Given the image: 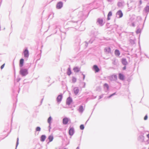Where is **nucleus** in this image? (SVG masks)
<instances>
[{"instance_id":"2eb2a0df","label":"nucleus","mask_w":149,"mask_h":149,"mask_svg":"<svg viewBox=\"0 0 149 149\" xmlns=\"http://www.w3.org/2000/svg\"><path fill=\"white\" fill-rule=\"evenodd\" d=\"M46 138V136L45 135H42L41 137V141H44Z\"/></svg>"},{"instance_id":"20e7f679","label":"nucleus","mask_w":149,"mask_h":149,"mask_svg":"<svg viewBox=\"0 0 149 149\" xmlns=\"http://www.w3.org/2000/svg\"><path fill=\"white\" fill-rule=\"evenodd\" d=\"M25 57L28 58L29 56V52L27 49H25L24 52Z\"/></svg>"},{"instance_id":"423d86ee","label":"nucleus","mask_w":149,"mask_h":149,"mask_svg":"<svg viewBox=\"0 0 149 149\" xmlns=\"http://www.w3.org/2000/svg\"><path fill=\"white\" fill-rule=\"evenodd\" d=\"M117 14L119 16V18L122 17L123 16V13L120 10H119L117 12Z\"/></svg>"},{"instance_id":"c756f323","label":"nucleus","mask_w":149,"mask_h":149,"mask_svg":"<svg viewBox=\"0 0 149 149\" xmlns=\"http://www.w3.org/2000/svg\"><path fill=\"white\" fill-rule=\"evenodd\" d=\"M147 118H148V116H147V115H146L144 117V119L145 120H146L147 119Z\"/></svg>"},{"instance_id":"1a4fd4ad","label":"nucleus","mask_w":149,"mask_h":149,"mask_svg":"<svg viewBox=\"0 0 149 149\" xmlns=\"http://www.w3.org/2000/svg\"><path fill=\"white\" fill-rule=\"evenodd\" d=\"M72 101V99L70 97H68L67 100L66 104H67L69 105L71 104Z\"/></svg>"},{"instance_id":"2f4dec72","label":"nucleus","mask_w":149,"mask_h":149,"mask_svg":"<svg viewBox=\"0 0 149 149\" xmlns=\"http://www.w3.org/2000/svg\"><path fill=\"white\" fill-rule=\"evenodd\" d=\"M126 66H125L123 68V70H125V69H126Z\"/></svg>"},{"instance_id":"b1692460","label":"nucleus","mask_w":149,"mask_h":149,"mask_svg":"<svg viewBox=\"0 0 149 149\" xmlns=\"http://www.w3.org/2000/svg\"><path fill=\"white\" fill-rule=\"evenodd\" d=\"M80 129L81 130H83L84 129V125H80Z\"/></svg>"},{"instance_id":"6ab92c4d","label":"nucleus","mask_w":149,"mask_h":149,"mask_svg":"<svg viewBox=\"0 0 149 149\" xmlns=\"http://www.w3.org/2000/svg\"><path fill=\"white\" fill-rule=\"evenodd\" d=\"M83 106H80L79 109V111L80 112H82L83 111Z\"/></svg>"},{"instance_id":"7ed1b4c3","label":"nucleus","mask_w":149,"mask_h":149,"mask_svg":"<svg viewBox=\"0 0 149 149\" xmlns=\"http://www.w3.org/2000/svg\"><path fill=\"white\" fill-rule=\"evenodd\" d=\"M69 119L68 118L65 117L64 118L63 120V123L64 124H68Z\"/></svg>"},{"instance_id":"473e14b6","label":"nucleus","mask_w":149,"mask_h":149,"mask_svg":"<svg viewBox=\"0 0 149 149\" xmlns=\"http://www.w3.org/2000/svg\"><path fill=\"white\" fill-rule=\"evenodd\" d=\"M147 137L149 139V134L147 135Z\"/></svg>"},{"instance_id":"aec40b11","label":"nucleus","mask_w":149,"mask_h":149,"mask_svg":"<svg viewBox=\"0 0 149 149\" xmlns=\"http://www.w3.org/2000/svg\"><path fill=\"white\" fill-rule=\"evenodd\" d=\"M48 139L49 140V142H51L53 140V137L52 135L49 136L48 137Z\"/></svg>"},{"instance_id":"9d476101","label":"nucleus","mask_w":149,"mask_h":149,"mask_svg":"<svg viewBox=\"0 0 149 149\" xmlns=\"http://www.w3.org/2000/svg\"><path fill=\"white\" fill-rule=\"evenodd\" d=\"M24 60L23 58L20 59L19 61V66L22 67L23 65Z\"/></svg>"},{"instance_id":"7c9ffc66","label":"nucleus","mask_w":149,"mask_h":149,"mask_svg":"<svg viewBox=\"0 0 149 149\" xmlns=\"http://www.w3.org/2000/svg\"><path fill=\"white\" fill-rule=\"evenodd\" d=\"M115 94V93H114L113 94H111V95L109 97H111V96H112V95H114Z\"/></svg>"},{"instance_id":"f8f14e48","label":"nucleus","mask_w":149,"mask_h":149,"mask_svg":"<svg viewBox=\"0 0 149 149\" xmlns=\"http://www.w3.org/2000/svg\"><path fill=\"white\" fill-rule=\"evenodd\" d=\"M79 90L78 88H75L74 89V92L75 95H77L79 92Z\"/></svg>"},{"instance_id":"c9c22d12","label":"nucleus","mask_w":149,"mask_h":149,"mask_svg":"<svg viewBox=\"0 0 149 149\" xmlns=\"http://www.w3.org/2000/svg\"><path fill=\"white\" fill-rule=\"evenodd\" d=\"M141 3H142L141 1H140V3L141 4Z\"/></svg>"},{"instance_id":"bb28decb","label":"nucleus","mask_w":149,"mask_h":149,"mask_svg":"<svg viewBox=\"0 0 149 149\" xmlns=\"http://www.w3.org/2000/svg\"><path fill=\"white\" fill-rule=\"evenodd\" d=\"M72 81L73 82H76V78L74 77H73L72 79Z\"/></svg>"},{"instance_id":"4be33fe9","label":"nucleus","mask_w":149,"mask_h":149,"mask_svg":"<svg viewBox=\"0 0 149 149\" xmlns=\"http://www.w3.org/2000/svg\"><path fill=\"white\" fill-rule=\"evenodd\" d=\"M145 10L146 12H148L149 11V6H147L145 8Z\"/></svg>"},{"instance_id":"c85d7f7f","label":"nucleus","mask_w":149,"mask_h":149,"mask_svg":"<svg viewBox=\"0 0 149 149\" xmlns=\"http://www.w3.org/2000/svg\"><path fill=\"white\" fill-rule=\"evenodd\" d=\"M5 65V64L4 63L3 65H1V69H3V68L4 67Z\"/></svg>"},{"instance_id":"412c9836","label":"nucleus","mask_w":149,"mask_h":149,"mask_svg":"<svg viewBox=\"0 0 149 149\" xmlns=\"http://www.w3.org/2000/svg\"><path fill=\"white\" fill-rule=\"evenodd\" d=\"M71 74V72L70 68H69L67 72V74L68 75H70Z\"/></svg>"},{"instance_id":"9b49d317","label":"nucleus","mask_w":149,"mask_h":149,"mask_svg":"<svg viewBox=\"0 0 149 149\" xmlns=\"http://www.w3.org/2000/svg\"><path fill=\"white\" fill-rule=\"evenodd\" d=\"M62 96V95H59L57 98V100L58 102H60L61 101Z\"/></svg>"},{"instance_id":"f257e3e1","label":"nucleus","mask_w":149,"mask_h":149,"mask_svg":"<svg viewBox=\"0 0 149 149\" xmlns=\"http://www.w3.org/2000/svg\"><path fill=\"white\" fill-rule=\"evenodd\" d=\"M20 73L22 76H24L28 74V72L26 69H22L20 71Z\"/></svg>"},{"instance_id":"dca6fc26","label":"nucleus","mask_w":149,"mask_h":149,"mask_svg":"<svg viewBox=\"0 0 149 149\" xmlns=\"http://www.w3.org/2000/svg\"><path fill=\"white\" fill-rule=\"evenodd\" d=\"M122 63L124 65H126L127 63V62L125 59H122Z\"/></svg>"},{"instance_id":"39448f33","label":"nucleus","mask_w":149,"mask_h":149,"mask_svg":"<svg viewBox=\"0 0 149 149\" xmlns=\"http://www.w3.org/2000/svg\"><path fill=\"white\" fill-rule=\"evenodd\" d=\"M93 68L96 72H98L99 71V69L97 65H94L93 66Z\"/></svg>"},{"instance_id":"0eeeda50","label":"nucleus","mask_w":149,"mask_h":149,"mask_svg":"<svg viewBox=\"0 0 149 149\" xmlns=\"http://www.w3.org/2000/svg\"><path fill=\"white\" fill-rule=\"evenodd\" d=\"M118 76H119V79L120 80H124L125 77L123 74H122L121 73H119L118 74Z\"/></svg>"},{"instance_id":"6e6552de","label":"nucleus","mask_w":149,"mask_h":149,"mask_svg":"<svg viewBox=\"0 0 149 149\" xmlns=\"http://www.w3.org/2000/svg\"><path fill=\"white\" fill-rule=\"evenodd\" d=\"M74 132V130L73 128H70L69 130V134H70V135L71 136L73 134Z\"/></svg>"},{"instance_id":"a878e982","label":"nucleus","mask_w":149,"mask_h":149,"mask_svg":"<svg viewBox=\"0 0 149 149\" xmlns=\"http://www.w3.org/2000/svg\"><path fill=\"white\" fill-rule=\"evenodd\" d=\"M36 130L37 131H39L40 130V128L39 127H37Z\"/></svg>"},{"instance_id":"f03ea898","label":"nucleus","mask_w":149,"mask_h":149,"mask_svg":"<svg viewBox=\"0 0 149 149\" xmlns=\"http://www.w3.org/2000/svg\"><path fill=\"white\" fill-rule=\"evenodd\" d=\"M63 6V3L61 2H58L56 5L57 8L59 9L61 8Z\"/></svg>"},{"instance_id":"ddd939ff","label":"nucleus","mask_w":149,"mask_h":149,"mask_svg":"<svg viewBox=\"0 0 149 149\" xmlns=\"http://www.w3.org/2000/svg\"><path fill=\"white\" fill-rule=\"evenodd\" d=\"M97 22L100 25H102L103 24V21L102 19L99 18L98 19Z\"/></svg>"},{"instance_id":"5701e85b","label":"nucleus","mask_w":149,"mask_h":149,"mask_svg":"<svg viewBox=\"0 0 149 149\" xmlns=\"http://www.w3.org/2000/svg\"><path fill=\"white\" fill-rule=\"evenodd\" d=\"M52 120V118L51 116L49 117L47 121L50 124L51 123V121Z\"/></svg>"},{"instance_id":"cd10ccee","label":"nucleus","mask_w":149,"mask_h":149,"mask_svg":"<svg viewBox=\"0 0 149 149\" xmlns=\"http://www.w3.org/2000/svg\"><path fill=\"white\" fill-rule=\"evenodd\" d=\"M104 86L107 87V88L108 89L109 88V86L107 84H105L104 85Z\"/></svg>"},{"instance_id":"393cba45","label":"nucleus","mask_w":149,"mask_h":149,"mask_svg":"<svg viewBox=\"0 0 149 149\" xmlns=\"http://www.w3.org/2000/svg\"><path fill=\"white\" fill-rule=\"evenodd\" d=\"M112 15V12L111 11H110L109 13L108 14L107 16H108V17H110Z\"/></svg>"},{"instance_id":"f704fd0d","label":"nucleus","mask_w":149,"mask_h":149,"mask_svg":"<svg viewBox=\"0 0 149 149\" xmlns=\"http://www.w3.org/2000/svg\"><path fill=\"white\" fill-rule=\"evenodd\" d=\"M112 1V0H108V1Z\"/></svg>"},{"instance_id":"f3484780","label":"nucleus","mask_w":149,"mask_h":149,"mask_svg":"<svg viewBox=\"0 0 149 149\" xmlns=\"http://www.w3.org/2000/svg\"><path fill=\"white\" fill-rule=\"evenodd\" d=\"M105 50L106 52L107 53H110L111 52V49L109 47H107L105 48Z\"/></svg>"},{"instance_id":"4468645a","label":"nucleus","mask_w":149,"mask_h":149,"mask_svg":"<svg viewBox=\"0 0 149 149\" xmlns=\"http://www.w3.org/2000/svg\"><path fill=\"white\" fill-rule=\"evenodd\" d=\"M115 54L116 55L119 56L120 55V53L118 50L116 49L115 50Z\"/></svg>"},{"instance_id":"e433bc0d","label":"nucleus","mask_w":149,"mask_h":149,"mask_svg":"<svg viewBox=\"0 0 149 149\" xmlns=\"http://www.w3.org/2000/svg\"><path fill=\"white\" fill-rule=\"evenodd\" d=\"M18 139H17V142H18Z\"/></svg>"},{"instance_id":"a211bd4d","label":"nucleus","mask_w":149,"mask_h":149,"mask_svg":"<svg viewBox=\"0 0 149 149\" xmlns=\"http://www.w3.org/2000/svg\"><path fill=\"white\" fill-rule=\"evenodd\" d=\"M79 68L77 67H75L74 68L73 70L74 72H77L79 71Z\"/></svg>"},{"instance_id":"72a5a7b5","label":"nucleus","mask_w":149,"mask_h":149,"mask_svg":"<svg viewBox=\"0 0 149 149\" xmlns=\"http://www.w3.org/2000/svg\"><path fill=\"white\" fill-rule=\"evenodd\" d=\"M107 19L108 20H109L110 19V18H109V17H108Z\"/></svg>"}]
</instances>
